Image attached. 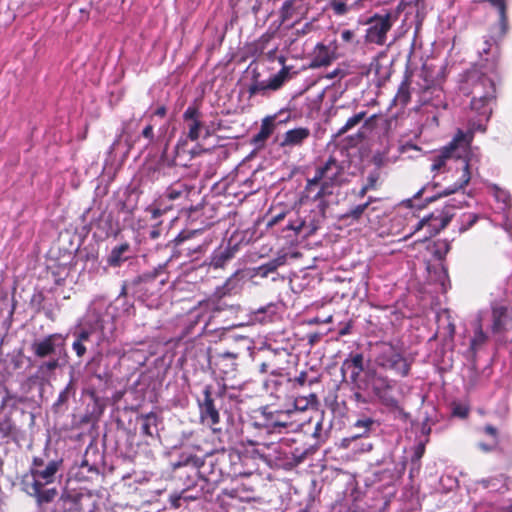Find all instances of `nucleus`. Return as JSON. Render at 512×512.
Wrapping results in <instances>:
<instances>
[{"instance_id":"obj_19","label":"nucleus","mask_w":512,"mask_h":512,"mask_svg":"<svg viewBox=\"0 0 512 512\" xmlns=\"http://www.w3.org/2000/svg\"><path fill=\"white\" fill-rule=\"evenodd\" d=\"M54 337L55 335H49L41 341L34 342L32 349L35 355L38 357H46L52 354L55 351Z\"/></svg>"},{"instance_id":"obj_57","label":"nucleus","mask_w":512,"mask_h":512,"mask_svg":"<svg viewBox=\"0 0 512 512\" xmlns=\"http://www.w3.org/2000/svg\"><path fill=\"white\" fill-rule=\"evenodd\" d=\"M373 201H375V198L370 196V197H368V199H367V201L365 203H367L368 206H369Z\"/></svg>"},{"instance_id":"obj_17","label":"nucleus","mask_w":512,"mask_h":512,"mask_svg":"<svg viewBox=\"0 0 512 512\" xmlns=\"http://www.w3.org/2000/svg\"><path fill=\"white\" fill-rule=\"evenodd\" d=\"M238 354L232 352H222L215 356V366L223 373L228 375L236 369V359Z\"/></svg>"},{"instance_id":"obj_14","label":"nucleus","mask_w":512,"mask_h":512,"mask_svg":"<svg viewBox=\"0 0 512 512\" xmlns=\"http://www.w3.org/2000/svg\"><path fill=\"white\" fill-rule=\"evenodd\" d=\"M287 71L285 69H281L277 74L273 75L271 78H269L266 81L261 82H255L249 87V95L254 96L257 94L264 95L267 90H277L279 89L286 77H287Z\"/></svg>"},{"instance_id":"obj_22","label":"nucleus","mask_w":512,"mask_h":512,"mask_svg":"<svg viewBox=\"0 0 512 512\" xmlns=\"http://www.w3.org/2000/svg\"><path fill=\"white\" fill-rule=\"evenodd\" d=\"M188 195L189 189L187 185L182 182H176L170 185L164 193V196L171 201L186 198Z\"/></svg>"},{"instance_id":"obj_9","label":"nucleus","mask_w":512,"mask_h":512,"mask_svg":"<svg viewBox=\"0 0 512 512\" xmlns=\"http://www.w3.org/2000/svg\"><path fill=\"white\" fill-rule=\"evenodd\" d=\"M201 112L198 107L190 105L184 111L182 118L184 121V137H181L176 145V153L184 152L187 140L197 141L204 129L201 120Z\"/></svg>"},{"instance_id":"obj_44","label":"nucleus","mask_w":512,"mask_h":512,"mask_svg":"<svg viewBox=\"0 0 512 512\" xmlns=\"http://www.w3.org/2000/svg\"><path fill=\"white\" fill-rule=\"evenodd\" d=\"M306 379H307V372L306 371H302L296 378H295V382L300 385V386H303L305 383H306Z\"/></svg>"},{"instance_id":"obj_58","label":"nucleus","mask_w":512,"mask_h":512,"mask_svg":"<svg viewBox=\"0 0 512 512\" xmlns=\"http://www.w3.org/2000/svg\"><path fill=\"white\" fill-rule=\"evenodd\" d=\"M320 322H321V321H320L318 318H314V319L310 320V323H311V324H318V323H320Z\"/></svg>"},{"instance_id":"obj_15","label":"nucleus","mask_w":512,"mask_h":512,"mask_svg":"<svg viewBox=\"0 0 512 512\" xmlns=\"http://www.w3.org/2000/svg\"><path fill=\"white\" fill-rule=\"evenodd\" d=\"M336 42H331L329 45L317 44L314 51L312 65L314 67L328 66L334 59L337 58Z\"/></svg>"},{"instance_id":"obj_51","label":"nucleus","mask_w":512,"mask_h":512,"mask_svg":"<svg viewBox=\"0 0 512 512\" xmlns=\"http://www.w3.org/2000/svg\"><path fill=\"white\" fill-rule=\"evenodd\" d=\"M372 449V444L371 443H366V444H362L360 446V451L361 452H369L370 450Z\"/></svg>"},{"instance_id":"obj_40","label":"nucleus","mask_w":512,"mask_h":512,"mask_svg":"<svg viewBox=\"0 0 512 512\" xmlns=\"http://www.w3.org/2000/svg\"><path fill=\"white\" fill-rule=\"evenodd\" d=\"M425 189H426V187H422L418 192H416L414 194L413 198H409V199L403 200L401 202V205L406 207V208H412L413 207V200L417 199L418 197H420Z\"/></svg>"},{"instance_id":"obj_11","label":"nucleus","mask_w":512,"mask_h":512,"mask_svg":"<svg viewBox=\"0 0 512 512\" xmlns=\"http://www.w3.org/2000/svg\"><path fill=\"white\" fill-rule=\"evenodd\" d=\"M396 386V381L382 374H373L371 377V387L374 394L387 407L398 408L399 402L393 396L392 392Z\"/></svg>"},{"instance_id":"obj_60","label":"nucleus","mask_w":512,"mask_h":512,"mask_svg":"<svg viewBox=\"0 0 512 512\" xmlns=\"http://www.w3.org/2000/svg\"><path fill=\"white\" fill-rule=\"evenodd\" d=\"M475 220H476V217H475V216H473V219L470 221V225H471L472 223H474V222H475Z\"/></svg>"},{"instance_id":"obj_47","label":"nucleus","mask_w":512,"mask_h":512,"mask_svg":"<svg viewBox=\"0 0 512 512\" xmlns=\"http://www.w3.org/2000/svg\"><path fill=\"white\" fill-rule=\"evenodd\" d=\"M43 466H44V461H43V459L38 458V457H35V458L33 459L32 467L43 468Z\"/></svg>"},{"instance_id":"obj_31","label":"nucleus","mask_w":512,"mask_h":512,"mask_svg":"<svg viewBox=\"0 0 512 512\" xmlns=\"http://www.w3.org/2000/svg\"><path fill=\"white\" fill-rule=\"evenodd\" d=\"M368 208V204L367 203H362V204H359V205H356L352 208H350L345 214H344V218H347V219H352V220H359L363 213L365 212V210Z\"/></svg>"},{"instance_id":"obj_61","label":"nucleus","mask_w":512,"mask_h":512,"mask_svg":"<svg viewBox=\"0 0 512 512\" xmlns=\"http://www.w3.org/2000/svg\"><path fill=\"white\" fill-rule=\"evenodd\" d=\"M64 394H65V392H63V393H61V394H60V397H59V398H60V400H62V399H63Z\"/></svg>"},{"instance_id":"obj_21","label":"nucleus","mask_w":512,"mask_h":512,"mask_svg":"<svg viewBox=\"0 0 512 512\" xmlns=\"http://www.w3.org/2000/svg\"><path fill=\"white\" fill-rule=\"evenodd\" d=\"M353 368L351 372V377L353 379L357 378L360 373L363 371V355L360 353H356L353 355H350L349 358H347L343 364L342 369H350Z\"/></svg>"},{"instance_id":"obj_5","label":"nucleus","mask_w":512,"mask_h":512,"mask_svg":"<svg viewBox=\"0 0 512 512\" xmlns=\"http://www.w3.org/2000/svg\"><path fill=\"white\" fill-rule=\"evenodd\" d=\"M183 485L184 488L180 492L169 495L168 501L173 509H178L183 504L212 494L216 487V480L204 477L197 469L191 467L190 471L186 473Z\"/></svg>"},{"instance_id":"obj_30","label":"nucleus","mask_w":512,"mask_h":512,"mask_svg":"<svg viewBox=\"0 0 512 512\" xmlns=\"http://www.w3.org/2000/svg\"><path fill=\"white\" fill-rule=\"evenodd\" d=\"M488 1L493 7H495L498 10L499 16H500L501 27L503 29V32H505L506 26H507V19H506V4H505L504 0H488Z\"/></svg>"},{"instance_id":"obj_4","label":"nucleus","mask_w":512,"mask_h":512,"mask_svg":"<svg viewBox=\"0 0 512 512\" xmlns=\"http://www.w3.org/2000/svg\"><path fill=\"white\" fill-rule=\"evenodd\" d=\"M61 465V461H50L43 468L31 467L22 477L23 491L33 497L38 507L51 503L58 495L56 487H49Z\"/></svg>"},{"instance_id":"obj_59","label":"nucleus","mask_w":512,"mask_h":512,"mask_svg":"<svg viewBox=\"0 0 512 512\" xmlns=\"http://www.w3.org/2000/svg\"><path fill=\"white\" fill-rule=\"evenodd\" d=\"M332 322V316H329L325 319L324 323H330Z\"/></svg>"},{"instance_id":"obj_36","label":"nucleus","mask_w":512,"mask_h":512,"mask_svg":"<svg viewBox=\"0 0 512 512\" xmlns=\"http://www.w3.org/2000/svg\"><path fill=\"white\" fill-rule=\"evenodd\" d=\"M142 136L148 140V143H152L153 140H154V131H153V125L152 124H147L142 132H141Z\"/></svg>"},{"instance_id":"obj_54","label":"nucleus","mask_w":512,"mask_h":512,"mask_svg":"<svg viewBox=\"0 0 512 512\" xmlns=\"http://www.w3.org/2000/svg\"><path fill=\"white\" fill-rule=\"evenodd\" d=\"M158 236H159V231L158 230L153 229V230L150 231V237L152 239H156V238H158Z\"/></svg>"},{"instance_id":"obj_10","label":"nucleus","mask_w":512,"mask_h":512,"mask_svg":"<svg viewBox=\"0 0 512 512\" xmlns=\"http://www.w3.org/2000/svg\"><path fill=\"white\" fill-rule=\"evenodd\" d=\"M397 15L385 13L383 15L376 14L368 21L369 27L366 30L365 38L369 43L384 45L386 42L387 32L391 29Z\"/></svg>"},{"instance_id":"obj_8","label":"nucleus","mask_w":512,"mask_h":512,"mask_svg":"<svg viewBox=\"0 0 512 512\" xmlns=\"http://www.w3.org/2000/svg\"><path fill=\"white\" fill-rule=\"evenodd\" d=\"M303 399H296L294 404V409L282 411V410H275L270 411L268 408H264L262 411V417L263 422L261 425H263L268 430L275 432V431H281L283 428H293L294 426L299 427L301 426L300 423H296L295 420L292 418L297 415L299 412L305 410L307 407V403L304 405H301L303 402Z\"/></svg>"},{"instance_id":"obj_53","label":"nucleus","mask_w":512,"mask_h":512,"mask_svg":"<svg viewBox=\"0 0 512 512\" xmlns=\"http://www.w3.org/2000/svg\"><path fill=\"white\" fill-rule=\"evenodd\" d=\"M344 7H345V5H344V4L339 3V4H337V5L335 6V10H336V12L341 13V12H343V11H344Z\"/></svg>"},{"instance_id":"obj_24","label":"nucleus","mask_w":512,"mask_h":512,"mask_svg":"<svg viewBox=\"0 0 512 512\" xmlns=\"http://www.w3.org/2000/svg\"><path fill=\"white\" fill-rule=\"evenodd\" d=\"M141 434L152 437L156 428L157 417L154 413H148L141 416Z\"/></svg>"},{"instance_id":"obj_55","label":"nucleus","mask_w":512,"mask_h":512,"mask_svg":"<svg viewBox=\"0 0 512 512\" xmlns=\"http://www.w3.org/2000/svg\"><path fill=\"white\" fill-rule=\"evenodd\" d=\"M261 372L266 373L268 371V364L263 363L260 368Z\"/></svg>"},{"instance_id":"obj_28","label":"nucleus","mask_w":512,"mask_h":512,"mask_svg":"<svg viewBox=\"0 0 512 512\" xmlns=\"http://www.w3.org/2000/svg\"><path fill=\"white\" fill-rule=\"evenodd\" d=\"M366 117V112L361 111L350 117L346 123L339 129L338 135H342L349 130L356 127L364 118Z\"/></svg>"},{"instance_id":"obj_41","label":"nucleus","mask_w":512,"mask_h":512,"mask_svg":"<svg viewBox=\"0 0 512 512\" xmlns=\"http://www.w3.org/2000/svg\"><path fill=\"white\" fill-rule=\"evenodd\" d=\"M73 350L76 352L78 357H82L86 353V347L84 343L75 340L72 344Z\"/></svg>"},{"instance_id":"obj_3","label":"nucleus","mask_w":512,"mask_h":512,"mask_svg":"<svg viewBox=\"0 0 512 512\" xmlns=\"http://www.w3.org/2000/svg\"><path fill=\"white\" fill-rule=\"evenodd\" d=\"M462 89L471 96L470 108L479 116L477 120L469 121L468 128L473 124L477 127L479 123L485 127L484 123L489 120L492 112L490 102L495 98L496 92L493 78L479 69H472L467 73Z\"/></svg>"},{"instance_id":"obj_49","label":"nucleus","mask_w":512,"mask_h":512,"mask_svg":"<svg viewBox=\"0 0 512 512\" xmlns=\"http://www.w3.org/2000/svg\"><path fill=\"white\" fill-rule=\"evenodd\" d=\"M424 453V446L423 445H419L417 448H416V451H415V457L417 459H420L422 457Z\"/></svg>"},{"instance_id":"obj_18","label":"nucleus","mask_w":512,"mask_h":512,"mask_svg":"<svg viewBox=\"0 0 512 512\" xmlns=\"http://www.w3.org/2000/svg\"><path fill=\"white\" fill-rule=\"evenodd\" d=\"M130 251V245L128 243H122L118 246H115L108 258L107 263L111 267H119L123 262L128 260L129 256L127 253Z\"/></svg>"},{"instance_id":"obj_45","label":"nucleus","mask_w":512,"mask_h":512,"mask_svg":"<svg viewBox=\"0 0 512 512\" xmlns=\"http://www.w3.org/2000/svg\"><path fill=\"white\" fill-rule=\"evenodd\" d=\"M166 112H167L166 107L162 105V106H159V107L154 111L153 115H155V116H159V117H162V118H163V117H165Z\"/></svg>"},{"instance_id":"obj_13","label":"nucleus","mask_w":512,"mask_h":512,"mask_svg":"<svg viewBox=\"0 0 512 512\" xmlns=\"http://www.w3.org/2000/svg\"><path fill=\"white\" fill-rule=\"evenodd\" d=\"M507 285L512 294V275L509 277ZM492 318V331L494 333L512 330V303L493 307Z\"/></svg>"},{"instance_id":"obj_20","label":"nucleus","mask_w":512,"mask_h":512,"mask_svg":"<svg viewBox=\"0 0 512 512\" xmlns=\"http://www.w3.org/2000/svg\"><path fill=\"white\" fill-rule=\"evenodd\" d=\"M274 117L269 116L262 120L260 130L253 137V143L258 145L264 143L274 131Z\"/></svg>"},{"instance_id":"obj_46","label":"nucleus","mask_w":512,"mask_h":512,"mask_svg":"<svg viewBox=\"0 0 512 512\" xmlns=\"http://www.w3.org/2000/svg\"><path fill=\"white\" fill-rule=\"evenodd\" d=\"M57 360L49 361L44 363L41 367H45L47 370H54L57 367Z\"/></svg>"},{"instance_id":"obj_64","label":"nucleus","mask_w":512,"mask_h":512,"mask_svg":"<svg viewBox=\"0 0 512 512\" xmlns=\"http://www.w3.org/2000/svg\"><path fill=\"white\" fill-rule=\"evenodd\" d=\"M346 333V330L341 331V335H344Z\"/></svg>"},{"instance_id":"obj_50","label":"nucleus","mask_w":512,"mask_h":512,"mask_svg":"<svg viewBox=\"0 0 512 512\" xmlns=\"http://www.w3.org/2000/svg\"><path fill=\"white\" fill-rule=\"evenodd\" d=\"M368 191H370V189L368 187H366L365 185H363L362 188L358 192V197L363 198L367 194Z\"/></svg>"},{"instance_id":"obj_38","label":"nucleus","mask_w":512,"mask_h":512,"mask_svg":"<svg viewBox=\"0 0 512 512\" xmlns=\"http://www.w3.org/2000/svg\"><path fill=\"white\" fill-rule=\"evenodd\" d=\"M147 176L151 181L157 180L159 178V167L158 166H147L146 168Z\"/></svg>"},{"instance_id":"obj_63","label":"nucleus","mask_w":512,"mask_h":512,"mask_svg":"<svg viewBox=\"0 0 512 512\" xmlns=\"http://www.w3.org/2000/svg\"><path fill=\"white\" fill-rule=\"evenodd\" d=\"M360 436H361V435L354 436V437L352 438V440L357 439V438H358V437H360Z\"/></svg>"},{"instance_id":"obj_2","label":"nucleus","mask_w":512,"mask_h":512,"mask_svg":"<svg viewBox=\"0 0 512 512\" xmlns=\"http://www.w3.org/2000/svg\"><path fill=\"white\" fill-rule=\"evenodd\" d=\"M346 181L345 167L334 157L317 167L315 175L307 179L303 199L317 203L320 211L325 212L329 203L327 197L334 194V189Z\"/></svg>"},{"instance_id":"obj_39","label":"nucleus","mask_w":512,"mask_h":512,"mask_svg":"<svg viewBox=\"0 0 512 512\" xmlns=\"http://www.w3.org/2000/svg\"><path fill=\"white\" fill-rule=\"evenodd\" d=\"M373 424V420L371 418L359 419L355 422V427L364 428L365 433L370 429Z\"/></svg>"},{"instance_id":"obj_37","label":"nucleus","mask_w":512,"mask_h":512,"mask_svg":"<svg viewBox=\"0 0 512 512\" xmlns=\"http://www.w3.org/2000/svg\"><path fill=\"white\" fill-rule=\"evenodd\" d=\"M305 222L301 219H297L295 222H290L286 229L293 230L296 234L300 233L302 228L304 227Z\"/></svg>"},{"instance_id":"obj_52","label":"nucleus","mask_w":512,"mask_h":512,"mask_svg":"<svg viewBox=\"0 0 512 512\" xmlns=\"http://www.w3.org/2000/svg\"><path fill=\"white\" fill-rule=\"evenodd\" d=\"M490 48H491L490 42L488 40H485L484 47L482 49L483 53L488 54Z\"/></svg>"},{"instance_id":"obj_48","label":"nucleus","mask_w":512,"mask_h":512,"mask_svg":"<svg viewBox=\"0 0 512 512\" xmlns=\"http://www.w3.org/2000/svg\"><path fill=\"white\" fill-rule=\"evenodd\" d=\"M162 215V210L159 209V208H153L151 210V216L153 219H157L158 217H160Z\"/></svg>"},{"instance_id":"obj_25","label":"nucleus","mask_w":512,"mask_h":512,"mask_svg":"<svg viewBox=\"0 0 512 512\" xmlns=\"http://www.w3.org/2000/svg\"><path fill=\"white\" fill-rule=\"evenodd\" d=\"M411 92H410V83L408 78L406 77L400 84L397 94L394 98V100L403 106L408 104L410 101Z\"/></svg>"},{"instance_id":"obj_26","label":"nucleus","mask_w":512,"mask_h":512,"mask_svg":"<svg viewBox=\"0 0 512 512\" xmlns=\"http://www.w3.org/2000/svg\"><path fill=\"white\" fill-rule=\"evenodd\" d=\"M493 192V195L497 202L502 203V209H507L511 205V196L510 193L504 189H501L496 184H491L489 186Z\"/></svg>"},{"instance_id":"obj_35","label":"nucleus","mask_w":512,"mask_h":512,"mask_svg":"<svg viewBox=\"0 0 512 512\" xmlns=\"http://www.w3.org/2000/svg\"><path fill=\"white\" fill-rule=\"evenodd\" d=\"M379 180V172L373 171L370 172L366 178L365 186L368 187L370 190H375L377 187V182Z\"/></svg>"},{"instance_id":"obj_43","label":"nucleus","mask_w":512,"mask_h":512,"mask_svg":"<svg viewBox=\"0 0 512 512\" xmlns=\"http://www.w3.org/2000/svg\"><path fill=\"white\" fill-rule=\"evenodd\" d=\"M453 413L459 417H466L468 415V409L466 407L457 406L454 408Z\"/></svg>"},{"instance_id":"obj_16","label":"nucleus","mask_w":512,"mask_h":512,"mask_svg":"<svg viewBox=\"0 0 512 512\" xmlns=\"http://www.w3.org/2000/svg\"><path fill=\"white\" fill-rule=\"evenodd\" d=\"M311 132L307 127H297L286 131L280 142L281 147H298L310 137Z\"/></svg>"},{"instance_id":"obj_27","label":"nucleus","mask_w":512,"mask_h":512,"mask_svg":"<svg viewBox=\"0 0 512 512\" xmlns=\"http://www.w3.org/2000/svg\"><path fill=\"white\" fill-rule=\"evenodd\" d=\"M232 257V253L229 248L214 252L211 258V265L215 268L222 267L227 260Z\"/></svg>"},{"instance_id":"obj_32","label":"nucleus","mask_w":512,"mask_h":512,"mask_svg":"<svg viewBox=\"0 0 512 512\" xmlns=\"http://www.w3.org/2000/svg\"><path fill=\"white\" fill-rule=\"evenodd\" d=\"M484 432H485L487 435H489V436H491V437L493 438V444H492L491 446H487V445H485V444H480V447H481L483 450H485V451H489V450H491L492 448H494V447L497 445V443H498V438H497L498 433H497V429H496L494 426H492V425H486V426L484 427Z\"/></svg>"},{"instance_id":"obj_1","label":"nucleus","mask_w":512,"mask_h":512,"mask_svg":"<svg viewBox=\"0 0 512 512\" xmlns=\"http://www.w3.org/2000/svg\"><path fill=\"white\" fill-rule=\"evenodd\" d=\"M486 127L481 123L474 126V124L463 131L458 129L452 140L439 149L432 158L431 170L439 171L445 167L448 160L456 159L462 160V175L450 188H447L440 194V196H447L455 193L456 191L464 188L471 179L470 169L480 162L478 148H473L471 143L476 131L484 132Z\"/></svg>"},{"instance_id":"obj_23","label":"nucleus","mask_w":512,"mask_h":512,"mask_svg":"<svg viewBox=\"0 0 512 512\" xmlns=\"http://www.w3.org/2000/svg\"><path fill=\"white\" fill-rule=\"evenodd\" d=\"M487 340V335L483 331L482 327V319L479 316L475 322L474 336L471 339V349L477 350L481 345H483Z\"/></svg>"},{"instance_id":"obj_34","label":"nucleus","mask_w":512,"mask_h":512,"mask_svg":"<svg viewBox=\"0 0 512 512\" xmlns=\"http://www.w3.org/2000/svg\"><path fill=\"white\" fill-rule=\"evenodd\" d=\"M96 328H102L98 320L96 321L95 327H93L91 329L83 328L77 335L76 340L84 343L85 341H87L89 339V337L92 335L93 331Z\"/></svg>"},{"instance_id":"obj_29","label":"nucleus","mask_w":512,"mask_h":512,"mask_svg":"<svg viewBox=\"0 0 512 512\" xmlns=\"http://www.w3.org/2000/svg\"><path fill=\"white\" fill-rule=\"evenodd\" d=\"M281 453L283 454V458H278L279 460H282V466L284 467H292L299 463L301 461L300 458L296 456L294 452L291 450L287 451L286 448H284L283 444L279 446Z\"/></svg>"},{"instance_id":"obj_56","label":"nucleus","mask_w":512,"mask_h":512,"mask_svg":"<svg viewBox=\"0 0 512 512\" xmlns=\"http://www.w3.org/2000/svg\"><path fill=\"white\" fill-rule=\"evenodd\" d=\"M158 285H159V283H157L156 281H152V282L148 283V286H149L148 289H152Z\"/></svg>"},{"instance_id":"obj_7","label":"nucleus","mask_w":512,"mask_h":512,"mask_svg":"<svg viewBox=\"0 0 512 512\" xmlns=\"http://www.w3.org/2000/svg\"><path fill=\"white\" fill-rule=\"evenodd\" d=\"M378 354L375 363L378 367L391 370L401 377H407L410 373L411 363L403 355L398 346L390 342H382L378 345Z\"/></svg>"},{"instance_id":"obj_33","label":"nucleus","mask_w":512,"mask_h":512,"mask_svg":"<svg viewBox=\"0 0 512 512\" xmlns=\"http://www.w3.org/2000/svg\"><path fill=\"white\" fill-rule=\"evenodd\" d=\"M435 246L437 247L435 255L439 259L443 258L450 249V244L446 240H438L435 242Z\"/></svg>"},{"instance_id":"obj_42","label":"nucleus","mask_w":512,"mask_h":512,"mask_svg":"<svg viewBox=\"0 0 512 512\" xmlns=\"http://www.w3.org/2000/svg\"><path fill=\"white\" fill-rule=\"evenodd\" d=\"M341 38L346 43H353L355 38V33L352 30H344L341 33Z\"/></svg>"},{"instance_id":"obj_6","label":"nucleus","mask_w":512,"mask_h":512,"mask_svg":"<svg viewBox=\"0 0 512 512\" xmlns=\"http://www.w3.org/2000/svg\"><path fill=\"white\" fill-rule=\"evenodd\" d=\"M454 210L455 206L452 204H447L442 209H436L419 220L413 230L404 237V240L419 231H424V235L419 241L424 242L432 238L448 225L455 215Z\"/></svg>"},{"instance_id":"obj_62","label":"nucleus","mask_w":512,"mask_h":512,"mask_svg":"<svg viewBox=\"0 0 512 512\" xmlns=\"http://www.w3.org/2000/svg\"><path fill=\"white\" fill-rule=\"evenodd\" d=\"M310 397H311L312 399H315V398H316V396H315L314 394H311V395H310Z\"/></svg>"},{"instance_id":"obj_12","label":"nucleus","mask_w":512,"mask_h":512,"mask_svg":"<svg viewBox=\"0 0 512 512\" xmlns=\"http://www.w3.org/2000/svg\"><path fill=\"white\" fill-rule=\"evenodd\" d=\"M203 400L198 402L200 420L203 424L211 427L213 430L220 422V414L215 407L214 400L212 399L211 386H206L203 390Z\"/></svg>"}]
</instances>
